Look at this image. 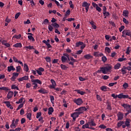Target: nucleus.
<instances>
[{
  "mask_svg": "<svg viewBox=\"0 0 131 131\" xmlns=\"http://www.w3.org/2000/svg\"><path fill=\"white\" fill-rule=\"evenodd\" d=\"M100 69H101L102 73L103 74H107L108 72H110V71H111V69H112V67L111 66H107L106 67L100 68Z\"/></svg>",
  "mask_w": 131,
  "mask_h": 131,
  "instance_id": "f257e3e1",
  "label": "nucleus"
},
{
  "mask_svg": "<svg viewBox=\"0 0 131 131\" xmlns=\"http://www.w3.org/2000/svg\"><path fill=\"white\" fill-rule=\"evenodd\" d=\"M68 60L70 61L69 55L67 53H64L63 56H61V61L62 63H66Z\"/></svg>",
  "mask_w": 131,
  "mask_h": 131,
  "instance_id": "f03ea898",
  "label": "nucleus"
},
{
  "mask_svg": "<svg viewBox=\"0 0 131 131\" xmlns=\"http://www.w3.org/2000/svg\"><path fill=\"white\" fill-rule=\"evenodd\" d=\"M86 108H85V106H81L79 108H78V109H76L75 111L77 112H75L77 113H81L83 114L84 111H86Z\"/></svg>",
  "mask_w": 131,
  "mask_h": 131,
  "instance_id": "7ed1b4c3",
  "label": "nucleus"
},
{
  "mask_svg": "<svg viewBox=\"0 0 131 131\" xmlns=\"http://www.w3.org/2000/svg\"><path fill=\"white\" fill-rule=\"evenodd\" d=\"M90 6H91V4L90 3H88L86 2H83L82 4V7L85 8L86 10V13H88V12H89V9H90Z\"/></svg>",
  "mask_w": 131,
  "mask_h": 131,
  "instance_id": "20e7f679",
  "label": "nucleus"
},
{
  "mask_svg": "<svg viewBox=\"0 0 131 131\" xmlns=\"http://www.w3.org/2000/svg\"><path fill=\"white\" fill-rule=\"evenodd\" d=\"M82 114V113L74 112L71 115V117H72V119H73V121H75L76 119H77L78 117V116Z\"/></svg>",
  "mask_w": 131,
  "mask_h": 131,
  "instance_id": "39448f33",
  "label": "nucleus"
},
{
  "mask_svg": "<svg viewBox=\"0 0 131 131\" xmlns=\"http://www.w3.org/2000/svg\"><path fill=\"white\" fill-rule=\"evenodd\" d=\"M122 107H124L126 112H131V105L130 104L124 103L122 104Z\"/></svg>",
  "mask_w": 131,
  "mask_h": 131,
  "instance_id": "423d86ee",
  "label": "nucleus"
},
{
  "mask_svg": "<svg viewBox=\"0 0 131 131\" xmlns=\"http://www.w3.org/2000/svg\"><path fill=\"white\" fill-rule=\"evenodd\" d=\"M119 99H128L131 100V97H129L128 95H124L123 93L119 94Z\"/></svg>",
  "mask_w": 131,
  "mask_h": 131,
  "instance_id": "0eeeda50",
  "label": "nucleus"
},
{
  "mask_svg": "<svg viewBox=\"0 0 131 131\" xmlns=\"http://www.w3.org/2000/svg\"><path fill=\"white\" fill-rule=\"evenodd\" d=\"M42 42L46 45L48 49H51V48H52V45L50 44V39H47V40H43L42 41Z\"/></svg>",
  "mask_w": 131,
  "mask_h": 131,
  "instance_id": "6e6552de",
  "label": "nucleus"
},
{
  "mask_svg": "<svg viewBox=\"0 0 131 131\" xmlns=\"http://www.w3.org/2000/svg\"><path fill=\"white\" fill-rule=\"evenodd\" d=\"M74 103L78 105H81L82 104H83V100H82L81 98H78L74 100Z\"/></svg>",
  "mask_w": 131,
  "mask_h": 131,
  "instance_id": "1a4fd4ad",
  "label": "nucleus"
},
{
  "mask_svg": "<svg viewBox=\"0 0 131 131\" xmlns=\"http://www.w3.org/2000/svg\"><path fill=\"white\" fill-rule=\"evenodd\" d=\"M28 36V38L29 40H31L33 42L35 41V39H34V38L33 37V36H32V35H33V34L31 33H27Z\"/></svg>",
  "mask_w": 131,
  "mask_h": 131,
  "instance_id": "9d476101",
  "label": "nucleus"
},
{
  "mask_svg": "<svg viewBox=\"0 0 131 131\" xmlns=\"http://www.w3.org/2000/svg\"><path fill=\"white\" fill-rule=\"evenodd\" d=\"M19 76V73H13L12 74V77L11 78V80L12 81H15V80L16 79V78H17V77Z\"/></svg>",
  "mask_w": 131,
  "mask_h": 131,
  "instance_id": "9b49d317",
  "label": "nucleus"
},
{
  "mask_svg": "<svg viewBox=\"0 0 131 131\" xmlns=\"http://www.w3.org/2000/svg\"><path fill=\"white\" fill-rule=\"evenodd\" d=\"M70 61H71L69 63V65H72V66H73L74 65V63L77 62V61H76V60L74 59V58L72 57H70Z\"/></svg>",
  "mask_w": 131,
  "mask_h": 131,
  "instance_id": "f8f14e48",
  "label": "nucleus"
},
{
  "mask_svg": "<svg viewBox=\"0 0 131 131\" xmlns=\"http://www.w3.org/2000/svg\"><path fill=\"white\" fill-rule=\"evenodd\" d=\"M85 124H88L89 125H90V126H94V127H95L96 126V124L95 122L93 120H92L91 121H90L89 122H87L86 123H85Z\"/></svg>",
  "mask_w": 131,
  "mask_h": 131,
  "instance_id": "ddd939ff",
  "label": "nucleus"
},
{
  "mask_svg": "<svg viewBox=\"0 0 131 131\" xmlns=\"http://www.w3.org/2000/svg\"><path fill=\"white\" fill-rule=\"evenodd\" d=\"M89 126L90 125H88V124H84V125L82 126V128L83 129H84V128H89V129L95 130V128H93V127H89Z\"/></svg>",
  "mask_w": 131,
  "mask_h": 131,
  "instance_id": "4468645a",
  "label": "nucleus"
},
{
  "mask_svg": "<svg viewBox=\"0 0 131 131\" xmlns=\"http://www.w3.org/2000/svg\"><path fill=\"white\" fill-rule=\"evenodd\" d=\"M45 71V69L42 68H39L38 70H36V72L39 75H42V73Z\"/></svg>",
  "mask_w": 131,
  "mask_h": 131,
  "instance_id": "2eb2a0df",
  "label": "nucleus"
},
{
  "mask_svg": "<svg viewBox=\"0 0 131 131\" xmlns=\"http://www.w3.org/2000/svg\"><path fill=\"white\" fill-rule=\"evenodd\" d=\"M110 89H109V88H108L107 86H105V85H103L100 87V90H101L102 91H103L104 92H107L108 91H109Z\"/></svg>",
  "mask_w": 131,
  "mask_h": 131,
  "instance_id": "dca6fc26",
  "label": "nucleus"
},
{
  "mask_svg": "<svg viewBox=\"0 0 131 131\" xmlns=\"http://www.w3.org/2000/svg\"><path fill=\"white\" fill-rule=\"evenodd\" d=\"M13 95L14 93H13V92L9 91L8 94L7 95V98H8V100H10V99L13 97Z\"/></svg>",
  "mask_w": 131,
  "mask_h": 131,
  "instance_id": "f3484780",
  "label": "nucleus"
},
{
  "mask_svg": "<svg viewBox=\"0 0 131 131\" xmlns=\"http://www.w3.org/2000/svg\"><path fill=\"white\" fill-rule=\"evenodd\" d=\"M29 77L28 76H25L24 77L19 78L18 79V81H23L24 80H28Z\"/></svg>",
  "mask_w": 131,
  "mask_h": 131,
  "instance_id": "a211bd4d",
  "label": "nucleus"
},
{
  "mask_svg": "<svg viewBox=\"0 0 131 131\" xmlns=\"http://www.w3.org/2000/svg\"><path fill=\"white\" fill-rule=\"evenodd\" d=\"M84 58L86 60H90V59H93V56L91 55V54H88L84 55Z\"/></svg>",
  "mask_w": 131,
  "mask_h": 131,
  "instance_id": "6ab92c4d",
  "label": "nucleus"
},
{
  "mask_svg": "<svg viewBox=\"0 0 131 131\" xmlns=\"http://www.w3.org/2000/svg\"><path fill=\"white\" fill-rule=\"evenodd\" d=\"M38 93L42 94H45L48 93L47 91L45 89H41L38 90Z\"/></svg>",
  "mask_w": 131,
  "mask_h": 131,
  "instance_id": "aec40b11",
  "label": "nucleus"
},
{
  "mask_svg": "<svg viewBox=\"0 0 131 131\" xmlns=\"http://www.w3.org/2000/svg\"><path fill=\"white\" fill-rule=\"evenodd\" d=\"M16 70V69L14 68V66H10L9 67H8V72H11L12 71H15Z\"/></svg>",
  "mask_w": 131,
  "mask_h": 131,
  "instance_id": "412c9836",
  "label": "nucleus"
},
{
  "mask_svg": "<svg viewBox=\"0 0 131 131\" xmlns=\"http://www.w3.org/2000/svg\"><path fill=\"white\" fill-rule=\"evenodd\" d=\"M93 6H96V9L98 12H101V11H102V9L100 8L99 6H98V4L96 3H93Z\"/></svg>",
  "mask_w": 131,
  "mask_h": 131,
  "instance_id": "4be33fe9",
  "label": "nucleus"
},
{
  "mask_svg": "<svg viewBox=\"0 0 131 131\" xmlns=\"http://www.w3.org/2000/svg\"><path fill=\"white\" fill-rule=\"evenodd\" d=\"M123 114L121 112H119V113H118V120H121L123 119Z\"/></svg>",
  "mask_w": 131,
  "mask_h": 131,
  "instance_id": "5701e85b",
  "label": "nucleus"
},
{
  "mask_svg": "<svg viewBox=\"0 0 131 131\" xmlns=\"http://www.w3.org/2000/svg\"><path fill=\"white\" fill-rule=\"evenodd\" d=\"M30 78H31V81L32 82H40V80L38 79H33L34 78V77L32 75H31Z\"/></svg>",
  "mask_w": 131,
  "mask_h": 131,
  "instance_id": "b1692460",
  "label": "nucleus"
},
{
  "mask_svg": "<svg viewBox=\"0 0 131 131\" xmlns=\"http://www.w3.org/2000/svg\"><path fill=\"white\" fill-rule=\"evenodd\" d=\"M13 48H22V43L21 42L16 43L13 45Z\"/></svg>",
  "mask_w": 131,
  "mask_h": 131,
  "instance_id": "393cba45",
  "label": "nucleus"
},
{
  "mask_svg": "<svg viewBox=\"0 0 131 131\" xmlns=\"http://www.w3.org/2000/svg\"><path fill=\"white\" fill-rule=\"evenodd\" d=\"M54 112V110L52 107H49L48 108V115H52V114Z\"/></svg>",
  "mask_w": 131,
  "mask_h": 131,
  "instance_id": "a878e982",
  "label": "nucleus"
},
{
  "mask_svg": "<svg viewBox=\"0 0 131 131\" xmlns=\"http://www.w3.org/2000/svg\"><path fill=\"white\" fill-rule=\"evenodd\" d=\"M125 125H126L127 127L130 126V119H125V121L124 122Z\"/></svg>",
  "mask_w": 131,
  "mask_h": 131,
  "instance_id": "bb28decb",
  "label": "nucleus"
},
{
  "mask_svg": "<svg viewBox=\"0 0 131 131\" xmlns=\"http://www.w3.org/2000/svg\"><path fill=\"white\" fill-rule=\"evenodd\" d=\"M24 48H25V49H26V51H28V49L29 50H35L34 46H26Z\"/></svg>",
  "mask_w": 131,
  "mask_h": 131,
  "instance_id": "cd10ccee",
  "label": "nucleus"
},
{
  "mask_svg": "<svg viewBox=\"0 0 131 131\" xmlns=\"http://www.w3.org/2000/svg\"><path fill=\"white\" fill-rule=\"evenodd\" d=\"M21 37H22V35L19 34L18 35H14L12 37V39L13 38H16V39H20V38H21Z\"/></svg>",
  "mask_w": 131,
  "mask_h": 131,
  "instance_id": "c85d7f7f",
  "label": "nucleus"
},
{
  "mask_svg": "<svg viewBox=\"0 0 131 131\" xmlns=\"http://www.w3.org/2000/svg\"><path fill=\"white\" fill-rule=\"evenodd\" d=\"M24 71H26V72H28L29 71V68H28V66L26 63L24 64Z\"/></svg>",
  "mask_w": 131,
  "mask_h": 131,
  "instance_id": "c756f323",
  "label": "nucleus"
},
{
  "mask_svg": "<svg viewBox=\"0 0 131 131\" xmlns=\"http://www.w3.org/2000/svg\"><path fill=\"white\" fill-rule=\"evenodd\" d=\"M124 124V122L122 121H119V122H118V123L117 124V127L118 128H119L120 127H121L123 124Z\"/></svg>",
  "mask_w": 131,
  "mask_h": 131,
  "instance_id": "7c9ffc66",
  "label": "nucleus"
},
{
  "mask_svg": "<svg viewBox=\"0 0 131 131\" xmlns=\"http://www.w3.org/2000/svg\"><path fill=\"white\" fill-rule=\"evenodd\" d=\"M56 86H57V84L55 82H52L51 83V85H50V86H49V88L51 89H55V87Z\"/></svg>",
  "mask_w": 131,
  "mask_h": 131,
  "instance_id": "2f4dec72",
  "label": "nucleus"
},
{
  "mask_svg": "<svg viewBox=\"0 0 131 131\" xmlns=\"http://www.w3.org/2000/svg\"><path fill=\"white\" fill-rule=\"evenodd\" d=\"M122 15L124 17H128V11L127 10H123Z\"/></svg>",
  "mask_w": 131,
  "mask_h": 131,
  "instance_id": "473e14b6",
  "label": "nucleus"
},
{
  "mask_svg": "<svg viewBox=\"0 0 131 131\" xmlns=\"http://www.w3.org/2000/svg\"><path fill=\"white\" fill-rule=\"evenodd\" d=\"M60 67L62 70H67L68 69V67L63 64H60Z\"/></svg>",
  "mask_w": 131,
  "mask_h": 131,
  "instance_id": "72a5a7b5",
  "label": "nucleus"
},
{
  "mask_svg": "<svg viewBox=\"0 0 131 131\" xmlns=\"http://www.w3.org/2000/svg\"><path fill=\"white\" fill-rule=\"evenodd\" d=\"M106 104L107 105V107L106 108L107 110L111 111L112 110V107L111 106V103L109 101L106 102Z\"/></svg>",
  "mask_w": 131,
  "mask_h": 131,
  "instance_id": "f704fd0d",
  "label": "nucleus"
},
{
  "mask_svg": "<svg viewBox=\"0 0 131 131\" xmlns=\"http://www.w3.org/2000/svg\"><path fill=\"white\" fill-rule=\"evenodd\" d=\"M14 120H12V123L11 124V125H10V128H16V125H17L16 123H14Z\"/></svg>",
  "mask_w": 131,
  "mask_h": 131,
  "instance_id": "c9c22d12",
  "label": "nucleus"
},
{
  "mask_svg": "<svg viewBox=\"0 0 131 131\" xmlns=\"http://www.w3.org/2000/svg\"><path fill=\"white\" fill-rule=\"evenodd\" d=\"M121 66V64L119 63H117L116 65L114 66L115 69H119L120 68V67Z\"/></svg>",
  "mask_w": 131,
  "mask_h": 131,
  "instance_id": "e433bc0d",
  "label": "nucleus"
},
{
  "mask_svg": "<svg viewBox=\"0 0 131 131\" xmlns=\"http://www.w3.org/2000/svg\"><path fill=\"white\" fill-rule=\"evenodd\" d=\"M83 45V42L79 41L76 43V47L78 48L80 46H82Z\"/></svg>",
  "mask_w": 131,
  "mask_h": 131,
  "instance_id": "4c0bfd02",
  "label": "nucleus"
},
{
  "mask_svg": "<svg viewBox=\"0 0 131 131\" xmlns=\"http://www.w3.org/2000/svg\"><path fill=\"white\" fill-rule=\"evenodd\" d=\"M76 92H77V93L81 95H84V94H85V92L81 91L80 90H76Z\"/></svg>",
  "mask_w": 131,
  "mask_h": 131,
  "instance_id": "58836bf2",
  "label": "nucleus"
},
{
  "mask_svg": "<svg viewBox=\"0 0 131 131\" xmlns=\"http://www.w3.org/2000/svg\"><path fill=\"white\" fill-rule=\"evenodd\" d=\"M46 62L48 63H51V57L49 56H47L45 58Z\"/></svg>",
  "mask_w": 131,
  "mask_h": 131,
  "instance_id": "ea45409f",
  "label": "nucleus"
},
{
  "mask_svg": "<svg viewBox=\"0 0 131 131\" xmlns=\"http://www.w3.org/2000/svg\"><path fill=\"white\" fill-rule=\"evenodd\" d=\"M105 51L106 53H108V54H110V53H111V49H110L109 47H105Z\"/></svg>",
  "mask_w": 131,
  "mask_h": 131,
  "instance_id": "a19ab883",
  "label": "nucleus"
},
{
  "mask_svg": "<svg viewBox=\"0 0 131 131\" xmlns=\"http://www.w3.org/2000/svg\"><path fill=\"white\" fill-rule=\"evenodd\" d=\"M4 103L6 105V106L8 107H10V106H11L10 101H4Z\"/></svg>",
  "mask_w": 131,
  "mask_h": 131,
  "instance_id": "79ce46f5",
  "label": "nucleus"
},
{
  "mask_svg": "<svg viewBox=\"0 0 131 131\" xmlns=\"http://www.w3.org/2000/svg\"><path fill=\"white\" fill-rule=\"evenodd\" d=\"M0 90H4V91H10V89H8V88L6 87H0Z\"/></svg>",
  "mask_w": 131,
  "mask_h": 131,
  "instance_id": "37998d69",
  "label": "nucleus"
},
{
  "mask_svg": "<svg viewBox=\"0 0 131 131\" xmlns=\"http://www.w3.org/2000/svg\"><path fill=\"white\" fill-rule=\"evenodd\" d=\"M50 98L51 99V102L52 104H54V96H50Z\"/></svg>",
  "mask_w": 131,
  "mask_h": 131,
  "instance_id": "c03bdc74",
  "label": "nucleus"
},
{
  "mask_svg": "<svg viewBox=\"0 0 131 131\" xmlns=\"http://www.w3.org/2000/svg\"><path fill=\"white\" fill-rule=\"evenodd\" d=\"M11 89L19 90L18 87L16 86V85H15V84H13L12 86H11Z\"/></svg>",
  "mask_w": 131,
  "mask_h": 131,
  "instance_id": "a18cd8bd",
  "label": "nucleus"
},
{
  "mask_svg": "<svg viewBox=\"0 0 131 131\" xmlns=\"http://www.w3.org/2000/svg\"><path fill=\"white\" fill-rule=\"evenodd\" d=\"M52 26L53 27H56V28H59V27H60V26H59V25L56 23L52 24Z\"/></svg>",
  "mask_w": 131,
  "mask_h": 131,
  "instance_id": "49530a36",
  "label": "nucleus"
},
{
  "mask_svg": "<svg viewBox=\"0 0 131 131\" xmlns=\"http://www.w3.org/2000/svg\"><path fill=\"white\" fill-rule=\"evenodd\" d=\"M103 16H105L106 17H108L110 15V13L107 11L103 12Z\"/></svg>",
  "mask_w": 131,
  "mask_h": 131,
  "instance_id": "de8ad7c7",
  "label": "nucleus"
},
{
  "mask_svg": "<svg viewBox=\"0 0 131 131\" xmlns=\"http://www.w3.org/2000/svg\"><path fill=\"white\" fill-rule=\"evenodd\" d=\"M122 72L123 73V74H126V70H127V69L126 68H123L122 69Z\"/></svg>",
  "mask_w": 131,
  "mask_h": 131,
  "instance_id": "09e8293b",
  "label": "nucleus"
},
{
  "mask_svg": "<svg viewBox=\"0 0 131 131\" xmlns=\"http://www.w3.org/2000/svg\"><path fill=\"white\" fill-rule=\"evenodd\" d=\"M41 115H42V113L41 112H39V113H36V119H38L40 117H41Z\"/></svg>",
  "mask_w": 131,
  "mask_h": 131,
  "instance_id": "8fccbe9b",
  "label": "nucleus"
},
{
  "mask_svg": "<svg viewBox=\"0 0 131 131\" xmlns=\"http://www.w3.org/2000/svg\"><path fill=\"white\" fill-rule=\"evenodd\" d=\"M27 118L29 119L30 121L31 120V113H27Z\"/></svg>",
  "mask_w": 131,
  "mask_h": 131,
  "instance_id": "3c124183",
  "label": "nucleus"
},
{
  "mask_svg": "<svg viewBox=\"0 0 131 131\" xmlns=\"http://www.w3.org/2000/svg\"><path fill=\"white\" fill-rule=\"evenodd\" d=\"M69 5H70V8H71V9H74V6H73V3H72V2L71 1H70Z\"/></svg>",
  "mask_w": 131,
  "mask_h": 131,
  "instance_id": "603ef678",
  "label": "nucleus"
},
{
  "mask_svg": "<svg viewBox=\"0 0 131 131\" xmlns=\"http://www.w3.org/2000/svg\"><path fill=\"white\" fill-rule=\"evenodd\" d=\"M123 88L125 90L127 89V88H128V84H127V83H125L123 84Z\"/></svg>",
  "mask_w": 131,
  "mask_h": 131,
  "instance_id": "864d4df0",
  "label": "nucleus"
},
{
  "mask_svg": "<svg viewBox=\"0 0 131 131\" xmlns=\"http://www.w3.org/2000/svg\"><path fill=\"white\" fill-rule=\"evenodd\" d=\"M130 48L129 47L127 48L126 51V54L127 55H129V53H130V50H129Z\"/></svg>",
  "mask_w": 131,
  "mask_h": 131,
  "instance_id": "5fc2aeb1",
  "label": "nucleus"
},
{
  "mask_svg": "<svg viewBox=\"0 0 131 131\" xmlns=\"http://www.w3.org/2000/svg\"><path fill=\"white\" fill-rule=\"evenodd\" d=\"M16 72H20V71H21V67L20 66L16 67Z\"/></svg>",
  "mask_w": 131,
  "mask_h": 131,
  "instance_id": "6e6d98bb",
  "label": "nucleus"
},
{
  "mask_svg": "<svg viewBox=\"0 0 131 131\" xmlns=\"http://www.w3.org/2000/svg\"><path fill=\"white\" fill-rule=\"evenodd\" d=\"M20 15H21V13H20V12L16 13L14 16L15 19H18V18H19V16H20Z\"/></svg>",
  "mask_w": 131,
  "mask_h": 131,
  "instance_id": "4d7b16f0",
  "label": "nucleus"
},
{
  "mask_svg": "<svg viewBox=\"0 0 131 131\" xmlns=\"http://www.w3.org/2000/svg\"><path fill=\"white\" fill-rule=\"evenodd\" d=\"M38 121L39 122H40L41 123H43L44 121L43 120V118L42 117H40L38 118Z\"/></svg>",
  "mask_w": 131,
  "mask_h": 131,
  "instance_id": "13d9d810",
  "label": "nucleus"
},
{
  "mask_svg": "<svg viewBox=\"0 0 131 131\" xmlns=\"http://www.w3.org/2000/svg\"><path fill=\"white\" fill-rule=\"evenodd\" d=\"M48 29L49 31H53V29H54V28H53V26H52V25H49L48 26Z\"/></svg>",
  "mask_w": 131,
  "mask_h": 131,
  "instance_id": "bf43d9fd",
  "label": "nucleus"
},
{
  "mask_svg": "<svg viewBox=\"0 0 131 131\" xmlns=\"http://www.w3.org/2000/svg\"><path fill=\"white\" fill-rule=\"evenodd\" d=\"M24 106L23 104H20L18 105V107H17V108H16V111H18L20 109L22 108L23 106Z\"/></svg>",
  "mask_w": 131,
  "mask_h": 131,
  "instance_id": "052dcab7",
  "label": "nucleus"
},
{
  "mask_svg": "<svg viewBox=\"0 0 131 131\" xmlns=\"http://www.w3.org/2000/svg\"><path fill=\"white\" fill-rule=\"evenodd\" d=\"M112 97H113V98H114V99H117V98H119V95H115V94H112Z\"/></svg>",
  "mask_w": 131,
  "mask_h": 131,
  "instance_id": "680f3d73",
  "label": "nucleus"
},
{
  "mask_svg": "<svg viewBox=\"0 0 131 131\" xmlns=\"http://www.w3.org/2000/svg\"><path fill=\"white\" fill-rule=\"evenodd\" d=\"M97 100L99 101H102V98L99 95H97Z\"/></svg>",
  "mask_w": 131,
  "mask_h": 131,
  "instance_id": "e2e57ef3",
  "label": "nucleus"
},
{
  "mask_svg": "<svg viewBox=\"0 0 131 131\" xmlns=\"http://www.w3.org/2000/svg\"><path fill=\"white\" fill-rule=\"evenodd\" d=\"M102 61L105 63V62H106V61H107V57H106V56H103L102 57Z\"/></svg>",
  "mask_w": 131,
  "mask_h": 131,
  "instance_id": "0e129e2a",
  "label": "nucleus"
},
{
  "mask_svg": "<svg viewBox=\"0 0 131 131\" xmlns=\"http://www.w3.org/2000/svg\"><path fill=\"white\" fill-rule=\"evenodd\" d=\"M99 127L102 129H105L106 128V126H105L104 125L101 124L99 125Z\"/></svg>",
  "mask_w": 131,
  "mask_h": 131,
  "instance_id": "69168bd1",
  "label": "nucleus"
},
{
  "mask_svg": "<svg viewBox=\"0 0 131 131\" xmlns=\"http://www.w3.org/2000/svg\"><path fill=\"white\" fill-rule=\"evenodd\" d=\"M123 21L124 22V23H125V24H128V21H127V20H126V18H123Z\"/></svg>",
  "mask_w": 131,
  "mask_h": 131,
  "instance_id": "338daca9",
  "label": "nucleus"
},
{
  "mask_svg": "<svg viewBox=\"0 0 131 131\" xmlns=\"http://www.w3.org/2000/svg\"><path fill=\"white\" fill-rule=\"evenodd\" d=\"M94 57H99V52H96L94 53Z\"/></svg>",
  "mask_w": 131,
  "mask_h": 131,
  "instance_id": "774afa93",
  "label": "nucleus"
}]
</instances>
